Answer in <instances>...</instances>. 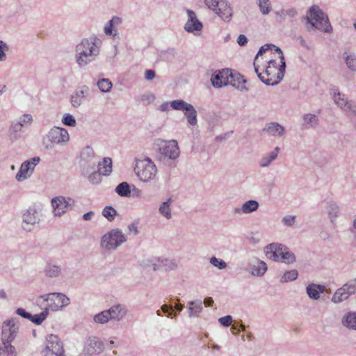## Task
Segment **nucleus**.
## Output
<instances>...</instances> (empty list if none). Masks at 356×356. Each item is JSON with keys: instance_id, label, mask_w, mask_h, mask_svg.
<instances>
[{"instance_id": "f257e3e1", "label": "nucleus", "mask_w": 356, "mask_h": 356, "mask_svg": "<svg viewBox=\"0 0 356 356\" xmlns=\"http://www.w3.org/2000/svg\"><path fill=\"white\" fill-rule=\"evenodd\" d=\"M102 40L97 36L82 39L74 47V60L79 67L94 62L100 54Z\"/></svg>"}, {"instance_id": "f03ea898", "label": "nucleus", "mask_w": 356, "mask_h": 356, "mask_svg": "<svg viewBox=\"0 0 356 356\" xmlns=\"http://www.w3.org/2000/svg\"><path fill=\"white\" fill-rule=\"evenodd\" d=\"M158 160L167 166L172 165L180 156V149L176 140H164L157 138L154 141Z\"/></svg>"}, {"instance_id": "7ed1b4c3", "label": "nucleus", "mask_w": 356, "mask_h": 356, "mask_svg": "<svg viewBox=\"0 0 356 356\" xmlns=\"http://www.w3.org/2000/svg\"><path fill=\"white\" fill-rule=\"evenodd\" d=\"M276 51L279 54L281 64L275 60H270L265 72L263 74H258L259 79L267 86L277 85L284 77L286 68L284 57L280 48H277Z\"/></svg>"}, {"instance_id": "20e7f679", "label": "nucleus", "mask_w": 356, "mask_h": 356, "mask_svg": "<svg viewBox=\"0 0 356 356\" xmlns=\"http://www.w3.org/2000/svg\"><path fill=\"white\" fill-rule=\"evenodd\" d=\"M306 19L305 28L309 32L318 30L330 33L332 31V26L329 22L327 15L318 6L314 5L310 7Z\"/></svg>"}, {"instance_id": "39448f33", "label": "nucleus", "mask_w": 356, "mask_h": 356, "mask_svg": "<svg viewBox=\"0 0 356 356\" xmlns=\"http://www.w3.org/2000/svg\"><path fill=\"white\" fill-rule=\"evenodd\" d=\"M266 257L275 262H282L292 264L296 260V256L289 248L279 243H272L264 248Z\"/></svg>"}, {"instance_id": "423d86ee", "label": "nucleus", "mask_w": 356, "mask_h": 356, "mask_svg": "<svg viewBox=\"0 0 356 356\" xmlns=\"http://www.w3.org/2000/svg\"><path fill=\"white\" fill-rule=\"evenodd\" d=\"M68 131L63 127H54L42 137V145L46 150H51L56 145H67L70 141Z\"/></svg>"}, {"instance_id": "0eeeda50", "label": "nucleus", "mask_w": 356, "mask_h": 356, "mask_svg": "<svg viewBox=\"0 0 356 356\" xmlns=\"http://www.w3.org/2000/svg\"><path fill=\"white\" fill-rule=\"evenodd\" d=\"M134 172L140 181L143 183L153 181L157 175V168L154 162L149 157L136 159Z\"/></svg>"}, {"instance_id": "6e6552de", "label": "nucleus", "mask_w": 356, "mask_h": 356, "mask_svg": "<svg viewBox=\"0 0 356 356\" xmlns=\"http://www.w3.org/2000/svg\"><path fill=\"white\" fill-rule=\"evenodd\" d=\"M38 300L47 302L45 309L48 312L63 311L70 304V298L60 292H53L42 295L38 298Z\"/></svg>"}, {"instance_id": "1a4fd4ad", "label": "nucleus", "mask_w": 356, "mask_h": 356, "mask_svg": "<svg viewBox=\"0 0 356 356\" xmlns=\"http://www.w3.org/2000/svg\"><path fill=\"white\" fill-rule=\"evenodd\" d=\"M126 241L127 236L123 232L119 229H113L102 236L100 245L104 250H114Z\"/></svg>"}, {"instance_id": "9d476101", "label": "nucleus", "mask_w": 356, "mask_h": 356, "mask_svg": "<svg viewBox=\"0 0 356 356\" xmlns=\"http://www.w3.org/2000/svg\"><path fill=\"white\" fill-rule=\"evenodd\" d=\"M170 106L175 111H182L188 123L195 126L197 123V113L195 107L183 99H176L170 102Z\"/></svg>"}, {"instance_id": "9b49d317", "label": "nucleus", "mask_w": 356, "mask_h": 356, "mask_svg": "<svg viewBox=\"0 0 356 356\" xmlns=\"http://www.w3.org/2000/svg\"><path fill=\"white\" fill-rule=\"evenodd\" d=\"M42 356H67L63 344L58 336L49 334L46 337L45 346L42 351Z\"/></svg>"}, {"instance_id": "f8f14e48", "label": "nucleus", "mask_w": 356, "mask_h": 356, "mask_svg": "<svg viewBox=\"0 0 356 356\" xmlns=\"http://www.w3.org/2000/svg\"><path fill=\"white\" fill-rule=\"evenodd\" d=\"M41 216V208L40 205L33 204L29 206L22 214L24 229L31 231L36 224L40 222Z\"/></svg>"}, {"instance_id": "ddd939ff", "label": "nucleus", "mask_w": 356, "mask_h": 356, "mask_svg": "<svg viewBox=\"0 0 356 356\" xmlns=\"http://www.w3.org/2000/svg\"><path fill=\"white\" fill-rule=\"evenodd\" d=\"M19 330L18 318H10L5 320L1 325V341L13 342L16 339Z\"/></svg>"}, {"instance_id": "4468645a", "label": "nucleus", "mask_w": 356, "mask_h": 356, "mask_svg": "<svg viewBox=\"0 0 356 356\" xmlns=\"http://www.w3.org/2000/svg\"><path fill=\"white\" fill-rule=\"evenodd\" d=\"M51 205L53 215L55 217H60L72 209L74 200L71 197L57 196L51 199Z\"/></svg>"}, {"instance_id": "2eb2a0df", "label": "nucleus", "mask_w": 356, "mask_h": 356, "mask_svg": "<svg viewBox=\"0 0 356 356\" xmlns=\"http://www.w3.org/2000/svg\"><path fill=\"white\" fill-rule=\"evenodd\" d=\"M39 156H34L30 159L26 160L20 165L19 171L15 175V179L18 182H22L31 178L33 175L35 168L40 161Z\"/></svg>"}, {"instance_id": "dca6fc26", "label": "nucleus", "mask_w": 356, "mask_h": 356, "mask_svg": "<svg viewBox=\"0 0 356 356\" xmlns=\"http://www.w3.org/2000/svg\"><path fill=\"white\" fill-rule=\"evenodd\" d=\"M332 99L334 104L347 115L356 117V103L348 100L346 95L336 90L333 92Z\"/></svg>"}, {"instance_id": "f3484780", "label": "nucleus", "mask_w": 356, "mask_h": 356, "mask_svg": "<svg viewBox=\"0 0 356 356\" xmlns=\"http://www.w3.org/2000/svg\"><path fill=\"white\" fill-rule=\"evenodd\" d=\"M104 350L103 341L95 336L88 337L84 343L82 354L84 356L99 355Z\"/></svg>"}, {"instance_id": "a211bd4d", "label": "nucleus", "mask_w": 356, "mask_h": 356, "mask_svg": "<svg viewBox=\"0 0 356 356\" xmlns=\"http://www.w3.org/2000/svg\"><path fill=\"white\" fill-rule=\"evenodd\" d=\"M90 95V88L83 85L78 88L70 96V103L73 108H79Z\"/></svg>"}, {"instance_id": "6ab92c4d", "label": "nucleus", "mask_w": 356, "mask_h": 356, "mask_svg": "<svg viewBox=\"0 0 356 356\" xmlns=\"http://www.w3.org/2000/svg\"><path fill=\"white\" fill-rule=\"evenodd\" d=\"M188 19L184 24V29L188 33H195L200 32L203 29L202 23L197 19L195 13L188 9L186 10Z\"/></svg>"}, {"instance_id": "aec40b11", "label": "nucleus", "mask_w": 356, "mask_h": 356, "mask_svg": "<svg viewBox=\"0 0 356 356\" xmlns=\"http://www.w3.org/2000/svg\"><path fill=\"white\" fill-rule=\"evenodd\" d=\"M324 210L332 225H335L337 218L339 216L341 209L339 204L332 200H328L324 202Z\"/></svg>"}, {"instance_id": "412c9836", "label": "nucleus", "mask_w": 356, "mask_h": 356, "mask_svg": "<svg viewBox=\"0 0 356 356\" xmlns=\"http://www.w3.org/2000/svg\"><path fill=\"white\" fill-rule=\"evenodd\" d=\"M214 13L225 22H230L234 11L231 3L227 0H222Z\"/></svg>"}, {"instance_id": "4be33fe9", "label": "nucleus", "mask_w": 356, "mask_h": 356, "mask_svg": "<svg viewBox=\"0 0 356 356\" xmlns=\"http://www.w3.org/2000/svg\"><path fill=\"white\" fill-rule=\"evenodd\" d=\"M122 18L118 16H113L111 19L107 22L104 26V33L106 35L115 38L118 35L117 27L122 23Z\"/></svg>"}, {"instance_id": "5701e85b", "label": "nucleus", "mask_w": 356, "mask_h": 356, "mask_svg": "<svg viewBox=\"0 0 356 356\" xmlns=\"http://www.w3.org/2000/svg\"><path fill=\"white\" fill-rule=\"evenodd\" d=\"M160 270L165 272L175 271L178 269L179 261L175 258L159 257Z\"/></svg>"}, {"instance_id": "b1692460", "label": "nucleus", "mask_w": 356, "mask_h": 356, "mask_svg": "<svg viewBox=\"0 0 356 356\" xmlns=\"http://www.w3.org/2000/svg\"><path fill=\"white\" fill-rule=\"evenodd\" d=\"M341 325L350 331H356V311L346 312L341 319Z\"/></svg>"}, {"instance_id": "393cba45", "label": "nucleus", "mask_w": 356, "mask_h": 356, "mask_svg": "<svg viewBox=\"0 0 356 356\" xmlns=\"http://www.w3.org/2000/svg\"><path fill=\"white\" fill-rule=\"evenodd\" d=\"M95 156L93 149L90 146L85 147L81 153V161L88 163V168L90 170H95L96 166V162L93 161Z\"/></svg>"}, {"instance_id": "a878e982", "label": "nucleus", "mask_w": 356, "mask_h": 356, "mask_svg": "<svg viewBox=\"0 0 356 356\" xmlns=\"http://www.w3.org/2000/svg\"><path fill=\"white\" fill-rule=\"evenodd\" d=\"M111 314V319L120 321L122 320L127 314V309L123 305H115L107 309Z\"/></svg>"}, {"instance_id": "bb28decb", "label": "nucleus", "mask_w": 356, "mask_h": 356, "mask_svg": "<svg viewBox=\"0 0 356 356\" xmlns=\"http://www.w3.org/2000/svg\"><path fill=\"white\" fill-rule=\"evenodd\" d=\"M325 291V286L321 284L314 283L309 284L306 287V293L309 298L314 300H317L320 298L321 293Z\"/></svg>"}, {"instance_id": "cd10ccee", "label": "nucleus", "mask_w": 356, "mask_h": 356, "mask_svg": "<svg viewBox=\"0 0 356 356\" xmlns=\"http://www.w3.org/2000/svg\"><path fill=\"white\" fill-rule=\"evenodd\" d=\"M275 18L279 22H283L286 19H293L298 15V10L294 7L282 8L275 13Z\"/></svg>"}, {"instance_id": "c85d7f7f", "label": "nucleus", "mask_w": 356, "mask_h": 356, "mask_svg": "<svg viewBox=\"0 0 356 356\" xmlns=\"http://www.w3.org/2000/svg\"><path fill=\"white\" fill-rule=\"evenodd\" d=\"M264 131L269 136L282 137L284 134L285 129L277 122H269L265 125Z\"/></svg>"}, {"instance_id": "c756f323", "label": "nucleus", "mask_w": 356, "mask_h": 356, "mask_svg": "<svg viewBox=\"0 0 356 356\" xmlns=\"http://www.w3.org/2000/svg\"><path fill=\"white\" fill-rule=\"evenodd\" d=\"M280 147H276L270 152L266 153L259 161V165L262 168H268L277 158L280 152Z\"/></svg>"}, {"instance_id": "7c9ffc66", "label": "nucleus", "mask_w": 356, "mask_h": 356, "mask_svg": "<svg viewBox=\"0 0 356 356\" xmlns=\"http://www.w3.org/2000/svg\"><path fill=\"white\" fill-rule=\"evenodd\" d=\"M259 207V204L257 200H250L245 202L241 207L236 208L234 211L236 213L248 214L256 211Z\"/></svg>"}, {"instance_id": "2f4dec72", "label": "nucleus", "mask_w": 356, "mask_h": 356, "mask_svg": "<svg viewBox=\"0 0 356 356\" xmlns=\"http://www.w3.org/2000/svg\"><path fill=\"white\" fill-rule=\"evenodd\" d=\"M62 273V269L60 265L49 262L44 268V274L49 278H57Z\"/></svg>"}, {"instance_id": "473e14b6", "label": "nucleus", "mask_w": 356, "mask_h": 356, "mask_svg": "<svg viewBox=\"0 0 356 356\" xmlns=\"http://www.w3.org/2000/svg\"><path fill=\"white\" fill-rule=\"evenodd\" d=\"M351 296L346 288L343 285L337 289L331 298V301L334 304H340L347 300Z\"/></svg>"}, {"instance_id": "72a5a7b5", "label": "nucleus", "mask_w": 356, "mask_h": 356, "mask_svg": "<svg viewBox=\"0 0 356 356\" xmlns=\"http://www.w3.org/2000/svg\"><path fill=\"white\" fill-rule=\"evenodd\" d=\"M24 132V129L15 120L12 121L8 129V137L11 141L19 140Z\"/></svg>"}, {"instance_id": "f704fd0d", "label": "nucleus", "mask_w": 356, "mask_h": 356, "mask_svg": "<svg viewBox=\"0 0 356 356\" xmlns=\"http://www.w3.org/2000/svg\"><path fill=\"white\" fill-rule=\"evenodd\" d=\"M203 309L202 302L200 300L188 302V314L190 318L197 317Z\"/></svg>"}, {"instance_id": "c9c22d12", "label": "nucleus", "mask_w": 356, "mask_h": 356, "mask_svg": "<svg viewBox=\"0 0 356 356\" xmlns=\"http://www.w3.org/2000/svg\"><path fill=\"white\" fill-rule=\"evenodd\" d=\"M140 266L144 269L152 268L154 272L160 270L159 257L143 259L140 261Z\"/></svg>"}, {"instance_id": "e433bc0d", "label": "nucleus", "mask_w": 356, "mask_h": 356, "mask_svg": "<svg viewBox=\"0 0 356 356\" xmlns=\"http://www.w3.org/2000/svg\"><path fill=\"white\" fill-rule=\"evenodd\" d=\"M173 202L172 198H168L163 202L159 207V213L166 220H170L172 217L171 205Z\"/></svg>"}, {"instance_id": "4c0bfd02", "label": "nucleus", "mask_w": 356, "mask_h": 356, "mask_svg": "<svg viewBox=\"0 0 356 356\" xmlns=\"http://www.w3.org/2000/svg\"><path fill=\"white\" fill-rule=\"evenodd\" d=\"M342 58L348 69L356 72V54L349 51H345L342 54Z\"/></svg>"}, {"instance_id": "58836bf2", "label": "nucleus", "mask_w": 356, "mask_h": 356, "mask_svg": "<svg viewBox=\"0 0 356 356\" xmlns=\"http://www.w3.org/2000/svg\"><path fill=\"white\" fill-rule=\"evenodd\" d=\"M11 343L12 342L1 341L0 356H17L16 348Z\"/></svg>"}, {"instance_id": "ea45409f", "label": "nucleus", "mask_w": 356, "mask_h": 356, "mask_svg": "<svg viewBox=\"0 0 356 356\" xmlns=\"http://www.w3.org/2000/svg\"><path fill=\"white\" fill-rule=\"evenodd\" d=\"M99 170L104 176L109 175L112 172V160L109 157H105L102 162L98 163Z\"/></svg>"}, {"instance_id": "a19ab883", "label": "nucleus", "mask_w": 356, "mask_h": 356, "mask_svg": "<svg viewBox=\"0 0 356 356\" xmlns=\"http://www.w3.org/2000/svg\"><path fill=\"white\" fill-rule=\"evenodd\" d=\"M267 270V265L263 261H259L257 265L251 267V274L254 276L261 277L265 274Z\"/></svg>"}, {"instance_id": "79ce46f5", "label": "nucleus", "mask_w": 356, "mask_h": 356, "mask_svg": "<svg viewBox=\"0 0 356 356\" xmlns=\"http://www.w3.org/2000/svg\"><path fill=\"white\" fill-rule=\"evenodd\" d=\"M318 118L314 114L307 113L302 116V124L304 126L315 127L318 124Z\"/></svg>"}, {"instance_id": "37998d69", "label": "nucleus", "mask_w": 356, "mask_h": 356, "mask_svg": "<svg viewBox=\"0 0 356 356\" xmlns=\"http://www.w3.org/2000/svg\"><path fill=\"white\" fill-rule=\"evenodd\" d=\"M115 191L121 197H129L131 194L130 185L127 182L123 181L116 186Z\"/></svg>"}, {"instance_id": "c03bdc74", "label": "nucleus", "mask_w": 356, "mask_h": 356, "mask_svg": "<svg viewBox=\"0 0 356 356\" xmlns=\"http://www.w3.org/2000/svg\"><path fill=\"white\" fill-rule=\"evenodd\" d=\"M97 86L102 92L107 93L111 90L113 83L108 79L102 78L97 81Z\"/></svg>"}, {"instance_id": "a18cd8bd", "label": "nucleus", "mask_w": 356, "mask_h": 356, "mask_svg": "<svg viewBox=\"0 0 356 356\" xmlns=\"http://www.w3.org/2000/svg\"><path fill=\"white\" fill-rule=\"evenodd\" d=\"M257 4L263 15H268L272 10V3L270 0H257Z\"/></svg>"}, {"instance_id": "49530a36", "label": "nucleus", "mask_w": 356, "mask_h": 356, "mask_svg": "<svg viewBox=\"0 0 356 356\" xmlns=\"http://www.w3.org/2000/svg\"><path fill=\"white\" fill-rule=\"evenodd\" d=\"M137 99L140 104H142L144 106H147L152 104L155 101L156 97L153 93L147 92L139 95Z\"/></svg>"}, {"instance_id": "de8ad7c7", "label": "nucleus", "mask_w": 356, "mask_h": 356, "mask_svg": "<svg viewBox=\"0 0 356 356\" xmlns=\"http://www.w3.org/2000/svg\"><path fill=\"white\" fill-rule=\"evenodd\" d=\"M23 129L24 127H30L33 122V116L29 113H24L15 120Z\"/></svg>"}, {"instance_id": "09e8293b", "label": "nucleus", "mask_w": 356, "mask_h": 356, "mask_svg": "<svg viewBox=\"0 0 356 356\" xmlns=\"http://www.w3.org/2000/svg\"><path fill=\"white\" fill-rule=\"evenodd\" d=\"M111 319V314H109L108 310H104L94 316V321L96 323L104 324L108 322Z\"/></svg>"}, {"instance_id": "8fccbe9b", "label": "nucleus", "mask_w": 356, "mask_h": 356, "mask_svg": "<svg viewBox=\"0 0 356 356\" xmlns=\"http://www.w3.org/2000/svg\"><path fill=\"white\" fill-rule=\"evenodd\" d=\"M298 273L296 270H291L286 271L280 278V282L286 283L288 282H292L297 279Z\"/></svg>"}, {"instance_id": "3c124183", "label": "nucleus", "mask_w": 356, "mask_h": 356, "mask_svg": "<svg viewBox=\"0 0 356 356\" xmlns=\"http://www.w3.org/2000/svg\"><path fill=\"white\" fill-rule=\"evenodd\" d=\"M211 82L214 87H222L227 84V81L223 77V73L219 72L211 78Z\"/></svg>"}, {"instance_id": "603ef678", "label": "nucleus", "mask_w": 356, "mask_h": 356, "mask_svg": "<svg viewBox=\"0 0 356 356\" xmlns=\"http://www.w3.org/2000/svg\"><path fill=\"white\" fill-rule=\"evenodd\" d=\"M49 312L44 308V309L40 314L32 315L30 321L36 325H40L47 317Z\"/></svg>"}, {"instance_id": "864d4df0", "label": "nucleus", "mask_w": 356, "mask_h": 356, "mask_svg": "<svg viewBox=\"0 0 356 356\" xmlns=\"http://www.w3.org/2000/svg\"><path fill=\"white\" fill-rule=\"evenodd\" d=\"M102 215L108 221H113L117 215V211L113 207L108 206L103 209Z\"/></svg>"}, {"instance_id": "5fc2aeb1", "label": "nucleus", "mask_w": 356, "mask_h": 356, "mask_svg": "<svg viewBox=\"0 0 356 356\" xmlns=\"http://www.w3.org/2000/svg\"><path fill=\"white\" fill-rule=\"evenodd\" d=\"M210 264L219 270L225 269L227 267V263L221 259L212 257L209 261Z\"/></svg>"}, {"instance_id": "6e6d98bb", "label": "nucleus", "mask_w": 356, "mask_h": 356, "mask_svg": "<svg viewBox=\"0 0 356 356\" xmlns=\"http://www.w3.org/2000/svg\"><path fill=\"white\" fill-rule=\"evenodd\" d=\"M281 222L284 227H292L296 222V216L286 215L282 218Z\"/></svg>"}, {"instance_id": "4d7b16f0", "label": "nucleus", "mask_w": 356, "mask_h": 356, "mask_svg": "<svg viewBox=\"0 0 356 356\" xmlns=\"http://www.w3.org/2000/svg\"><path fill=\"white\" fill-rule=\"evenodd\" d=\"M61 122L64 125L69 127H75L76 124L74 117L70 113L65 114L62 118Z\"/></svg>"}, {"instance_id": "13d9d810", "label": "nucleus", "mask_w": 356, "mask_h": 356, "mask_svg": "<svg viewBox=\"0 0 356 356\" xmlns=\"http://www.w3.org/2000/svg\"><path fill=\"white\" fill-rule=\"evenodd\" d=\"M93 172L89 174L87 177L89 180V181L92 184H99L102 181L101 178V172H99L98 171H95V170H92Z\"/></svg>"}, {"instance_id": "bf43d9fd", "label": "nucleus", "mask_w": 356, "mask_h": 356, "mask_svg": "<svg viewBox=\"0 0 356 356\" xmlns=\"http://www.w3.org/2000/svg\"><path fill=\"white\" fill-rule=\"evenodd\" d=\"M9 50V47L6 42L0 40V62H3L7 59L6 53Z\"/></svg>"}, {"instance_id": "052dcab7", "label": "nucleus", "mask_w": 356, "mask_h": 356, "mask_svg": "<svg viewBox=\"0 0 356 356\" xmlns=\"http://www.w3.org/2000/svg\"><path fill=\"white\" fill-rule=\"evenodd\" d=\"M351 296L356 293V277L343 284Z\"/></svg>"}, {"instance_id": "680f3d73", "label": "nucleus", "mask_w": 356, "mask_h": 356, "mask_svg": "<svg viewBox=\"0 0 356 356\" xmlns=\"http://www.w3.org/2000/svg\"><path fill=\"white\" fill-rule=\"evenodd\" d=\"M205 6L208 9L211 10L213 13L216 10L217 7L219 6L220 3L222 0H203Z\"/></svg>"}, {"instance_id": "e2e57ef3", "label": "nucleus", "mask_w": 356, "mask_h": 356, "mask_svg": "<svg viewBox=\"0 0 356 356\" xmlns=\"http://www.w3.org/2000/svg\"><path fill=\"white\" fill-rule=\"evenodd\" d=\"M247 239L248 240L249 242H250L252 244H257L260 242V238L257 234L254 232L248 233L247 236Z\"/></svg>"}, {"instance_id": "0e129e2a", "label": "nucleus", "mask_w": 356, "mask_h": 356, "mask_svg": "<svg viewBox=\"0 0 356 356\" xmlns=\"http://www.w3.org/2000/svg\"><path fill=\"white\" fill-rule=\"evenodd\" d=\"M219 323L225 327H228L232 323V317L229 315L221 317L218 319Z\"/></svg>"}, {"instance_id": "69168bd1", "label": "nucleus", "mask_w": 356, "mask_h": 356, "mask_svg": "<svg viewBox=\"0 0 356 356\" xmlns=\"http://www.w3.org/2000/svg\"><path fill=\"white\" fill-rule=\"evenodd\" d=\"M17 314L21 316L22 317L30 320L31 317H32V314L26 312L25 309L22 308H18L16 310Z\"/></svg>"}, {"instance_id": "338daca9", "label": "nucleus", "mask_w": 356, "mask_h": 356, "mask_svg": "<svg viewBox=\"0 0 356 356\" xmlns=\"http://www.w3.org/2000/svg\"><path fill=\"white\" fill-rule=\"evenodd\" d=\"M145 77L147 80H152L155 77V72L152 70H147L145 72Z\"/></svg>"}, {"instance_id": "774afa93", "label": "nucleus", "mask_w": 356, "mask_h": 356, "mask_svg": "<svg viewBox=\"0 0 356 356\" xmlns=\"http://www.w3.org/2000/svg\"><path fill=\"white\" fill-rule=\"evenodd\" d=\"M248 42V39L245 35L241 34L237 38V43L240 46H244Z\"/></svg>"}]
</instances>
